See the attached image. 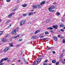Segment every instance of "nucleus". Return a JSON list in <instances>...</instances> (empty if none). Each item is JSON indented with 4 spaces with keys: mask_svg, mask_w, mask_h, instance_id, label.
<instances>
[{
    "mask_svg": "<svg viewBox=\"0 0 65 65\" xmlns=\"http://www.w3.org/2000/svg\"><path fill=\"white\" fill-rule=\"evenodd\" d=\"M50 32L52 33V34H53V33H54L53 31L52 30L51 31H50Z\"/></svg>",
    "mask_w": 65,
    "mask_h": 65,
    "instance_id": "79ce46f5",
    "label": "nucleus"
},
{
    "mask_svg": "<svg viewBox=\"0 0 65 65\" xmlns=\"http://www.w3.org/2000/svg\"><path fill=\"white\" fill-rule=\"evenodd\" d=\"M27 15V14H25V16H26Z\"/></svg>",
    "mask_w": 65,
    "mask_h": 65,
    "instance_id": "680f3d73",
    "label": "nucleus"
},
{
    "mask_svg": "<svg viewBox=\"0 0 65 65\" xmlns=\"http://www.w3.org/2000/svg\"><path fill=\"white\" fill-rule=\"evenodd\" d=\"M47 21H50V20H47V21H46V23H48V22Z\"/></svg>",
    "mask_w": 65,
    "mask_h": 65,
    "instance_id": "09e8293b",
    "label": "nucleus"
},
{
    "mask_svg": "<svg viewBox=\"0 0 65 65\" xmlns=\"http://www.w3.org/2000/svg\"><path fill=\"white\" fill-rule=\"evenodd\" d=\"M65 50H62V52H65Z\"/></svg>",
    "mask_w": 65,
    "mask_h": 65,
    "instance_id": "bf43d9fd",
    "label": "nucleus"
},
{
    "mask_svg": "<svg viewBox=\"0 0 65 65\" xmlns=\"http://www.w3.org/2000/svg\"><path fill=\"white\" fill-rule=\"evenodd\" d=\"M55 8V7H54V5L50 7L48 9V10L50 11L52 10V9H53Z\"/></svg>",
    "mask_w": 65,
    "mask_h": 65,
    "instance_id": "f257e3e1",
    "label": "nucleus"
},
{
    "mask_svg": "<svg viewBox=\"0 0 65 65\" xmlns=\"http://www.w3.org/2000/svg\"><path fill=\"white\" fill-rule=\"evenodd\" d=\"M8 36H9L8 35H6L5 36L6 37H8Z\"/></svg>",
    "mask_w": 65,
    "mask_h": 65,
    "instance_id": "c03bdc74",
    "label": "nucleus"
},
{
    "mask_svg": "<svg viewBox=\"0 0 65 65\" xmlns=\"http://www.w3.org/2000/svg\"><path fill=\"white\" fill-rule=\"evenodd\" d=\"M56 65H59V62H57L56 63Z\"/></svg>",
    "mask_w": 65,
    "mask_h": 65,
    "instance_id": "a19ab883",
    "label": "nucleus"
},
{
    "mask_svg": "<svg viewBox=\"0 0 65 65\" xmlns=\"http://www.w3.org/2000/svg\"><path fill=\"white\" fill-rule=\"evenodd\" d=\"M43 65H47V64H46V63H44L43 64Z\"/></svg>",
    "mask_w": 65,
    "mask_h": 65,
    "instance_id": "864d4df0",
    "label": "nucleus"
},
{
    "mask_svg": "<svg viewBox=\"0 0 65 65\" xmlns=\"http://www.w3.org/2000/svg\"><path fill=\"white\" fill-rule=\"evenodd\" d=\"M33 7L35 9H36V8H37V6L35 5H34L33 6Z\"/></svg>",
    "mask_w": 65,
    "mask_h": 65,
    "instance_id": "f3484780",
    "label": "nucleus"
},
{
    "mask_svg": "<svg viewBox=\"0 0 65 65\" xmlns=\"http://www.w3.org/2000/svg\"><path fill=\"white\" fill-rule=\"evenodd\" d=\"M45 34L46 35V34H48L49 32L48 31H46L45 32Z\"/></svg>",
    "mask_w": 65,
    "mask_h": 65,
    "instance_id": "4be33fe9",
    "label": "nucleus"
},
{
    "mask_svg": "<svg viewBox=\"0 0 65 65\" xmlns=\"http://www.w3.org/2000/svg\"><path fill=\"white\" fill-rule=\"evenodd\" d=\"M60 27H64V26H63V25H62L61 24L60 25Z\"/></svg>",
    "mask_w": 65,
    "mask_h": 65,
    "instance_id": "7c9ffc66",
    "label": "nucleus"
},
{
    "mask_svg": "<svg viewBox=\"0 0 65 65\" xmlns=\"http://www.w3.org/2000/svg\"><path fill=\"white\" fill-rule=\"evenodd\" d=\"M19 28L18 27H17L16 28L14 29V31L17 32L19 31Z\"/></svg>",
    "mask_w": 65,
    "mask_h": 65,
    "instance_id": "0eeeda50",
    "label": "nucleus"
},
{
    "mask_svg": "<svg viewBox=\"0 0 65 65\" xmlns=\"http://www.w3.org/2000/svg\"><path fill=\"white\" fill-rule=\"evenodd\" d=\"M53 38H54V40L55 41H58V38H57V37H54Z\"/></svg>",
    "mask_w": 65,
    "mask_h": 65,
    "instance_id": "6e6552de",
    "label": "nucleus"
},
{
    "mask_svg": "<svg viewBox=\"0 0 65 65\" xmlns=\"http://www.w3.org/2000/svg\"><path fill=\"white\" fill-rule=\"evenodd\" d=\"M7 41V40L5 39H2V41H3V42H6Z\"/></svg>",
    "mask_w": 65,
    "mask_h": 65,
    "instance_id": "9b49d317",
    "label": "nucleus"
},
{
    "mask_svg": "<svg viewBox=\"0 0 65 65\" xmlns=\"http://www.w3.org/2000/svg\"><path fill=\"white\" fill-rule=\"evenodd\" d=\"M61 57H63V55H61V56H60Z\"/></svg>",
    "mask_w": 65,
    "mask_h": 65,
    "instance_id": "052dcab7",
    "label": "nucleus"
},
{
    "mask_svg": "<svg viewBox=\"0 0 65 65\" xmlns=\"http://www.w3.org/2000/svg\"><path fill=\"white\" fill-rule=\"evenodd\" d=\"M19 46H20V45L19 44H18L16 46V47H19Z\"/></svg>",
    "mask_w": 65,
    "mask_h": 65,
    "instance_id": "58836bf2",
    "label": "nucleus"
},
{
    "mask_svg": "<svg viewBox=\"0 0 65 65\" xmlns=\"http://www.w3.org/2000/svg\"><path fill=\"white\" fill-rule=\"evenodd\" d=\"M17 36V37H19L20 36V35H18Z\"/></svg>",
    "mask_w": 65,
    "mask_h": 65,
    "instance_id": "3c124183",
    "label": "nucleus"
},
{
    "mask_svg": "<svg viewBox=\"0 0 65 65\" xmlns=\"http://www.w3.org/2000/svg\"><path fill=\"white\" fill-rule=\"evenodd\" d=\"M11 34H13L14 35H16L17 34V32L16 31H14V30H13L11 32Z\"/></svg>",
    "mask_w": 65,
    "mask_h": 65,
    "instance_id": "f03ea898",
    "label": "nucleus"
},
{
    "mask_svg": "<svg viewBox=\"0 0 65 65\" xmlns=\"http://www.w3.org/2000/svg\"><path fill=\"white\" fill-rule=\"evenodd\" d=\"M17 9H17V8H14V9H13L12 10V11H14L15 10H17Z\"/></svg>",
    "mask_w": 65,
    "mask_h": 65,
    "instance_id": "5701e85b",
    "label": "nucleus"
},
{
    "mask_svg": "<svg viewBox=\"0 0 65 65\" xmlns=\"http://www.w3.org/2000/svg\"><path fill=\"white\" fill-rule=\"evenodd\" d=\"M23 53V51H21V55H22V53Z\"/></svg>",
    "mask_w": 65,
    "mask_h": 65,
    "instance_id": "13d9d810",
    "label": "nucleus"
},
{
    "mask_svg": "<svg viewBox=\"0 0 65 65\" xmlns=\"http://www.w3.org/2000/svg\"><path fill=\"white\" fill-rule=\"evenodd\" d=\"M49 11H50V12H54V11H55V10H50Z\"/></svg>",
    "mask_w": 65,
    "mask_h": 65,
    "instance_id": "cd10ccee",
    "label": "nucleus"
},
{
    "mask_svg": "<svg viewBox=\"0 0 65 65\" xmlns=\"http://www.w3.org/2000/svg\"><path fill=\"white\" fill-rule=\"evenodd\" d=\"M3 59L4 60V61H6V60L8 59V58H3Z\"/></svg>",
    "mask_w": 65,
    "mask_h": 65,
    "instance_id": "393cba45",
    "label": "nucleus"
},
{
    "mask_svg": "<svg viewBox=\"0 0 65 65\" xmlns=\"http://www.w3.org/2000/svg\"><path fill=\"white\" fill-rule=\"evenodd\" d=\"M11 22L10 20H8V21H6V24H8V23H9V22Z\"/></svg>",
    "mask_w": 65,
    "mask_h": 65,
    "instance_id": "6ab92c4d",
    "label": "nucleus"
},
{
    "mask_svg": "<svg viewBox=\"0 0 65 65\" xmlns=\"http://www.w3.org/2000/svg\"><path fill=\"white\" fill-rule=\"evenodd\" d=\"M9 27H11V24H10L9 26Z\"/></svg>",
    "mask_w": 65,
    "mask_h": 65,
    "instance_id": "338daca9",
    "label": "nucleus"
},
{
    "mask_svg": "<svg viewBox=\"0 0 65 65\" xmlns=\"http://www.w3.org/2000/svg\"><path fill=\"white\" fill-rule=\"evenodd\" d=\"M39 32V30H37L36 31H35V34H37V33H38Z\"/></svg>",
    "mask_w": 65,
    "mask_h": 65,
    "instance_id": "f8f14e48",
    "label": "nucleus"
},
{
    "mask_svg": "<svg viewBox=\"0 0 65 65\" xmlns=\"http://www.w3.org/2000/svg\"><path fill=\"white\" fill-rule=\"evenodd\" d=\"M2 21V20L1 19H0V22H1Z\"/></svg>",
    "mask_w": 65,
    "mask_h": 65,
    "instance_id": "e2e57ef3",
    "label": "nucleus"
},
{
    "mask_svg": "<svg viewBox=\"0 0 65 65\" xmlns=\"http://www.w3.org/2000/svg\"><path fill=\"white\" fill-rule=\"evenodd\" d=\"M52 53L53 54H56V52H55V51H53V52H52Z\"/></svg>",
    "mask_w": 65,
    "mask_h": 65,
    "instance_id": "37998d69",
    "label": "nucleus"
},
{
    "mask_svg": "<svg viewBox=\"0 0 65 65\" xmlns=\"http://www.w3.org/2000/svg\"><path fill=\"white\" fill-rule=\"evenodd\" d=\"M22 41H23V39H19L18 40L19 42Z\"/></svg>",
    "mask_w": 65,
    "mask_h": 65,
    "instance_id": "b1692460",
    "label": "nucleus"
},
{
    "mask_svg": "<svg viewBox=\"0 0 65 65\" xmlns=\"http://www.w3.org/2000/svg\"><path fill=\"white\" fill-rule=\"evenodd\" d=\"M61 61L63 64H65V61L63 60L62 59H61Z\"/></svg>",
    "mask_w": 65,
    "mask_h": 65,
    "instance_id": "4468645a",
    "label": "nucleus"
},
{
    "mask_svg": "<svg viewBox=\"0 0 65 65\" xmlns=\"http://www.w3.org/2000/svg\"><path fill=\"white\" fill-rule=\"evenodd\" d=\"M52 27L53 28H54L55 29H56V30H57L58 28V25H53L52 26Z\"/></svg>",
    "mask_w": 65,
    "mask_h": 65,
    "instance_id": "39448f33",
    "label": "nucleus"
},
{
    "mask_svg": "<svg viewBox=\"0 0 65 65\" xmlns=\"http://www.w3.org/2000/svg\"><path fill=\"white\" fill-rule=\"evenodd\" d=\"M23 16H24V17H25V14H23Z\"/></svg>",
    "mask_w": 65,
    "mask_h": 65,
    "instance_id": "774afa93",
    "label": "nucleus"
},
{
    "mask_svg": "<svg viewBox=\"0 0 65 65\" xmlns=\"http://www.w3.org/2000/svg\"><path fill=\"white\" fill-rule=\"evenodd\" d=\"M53 48V47H51L48 48V50H51V49H52Z\"/></svg>",
    "mask_w": 65,
    "mask_h": 65,
    "instance_id": "c85d7f7f",
    "label": "nucleus"
},
{
    "mask_svg": "<svg viewBox=\"0 0 65 65\" xmlns=\"http://www.w3.org/2000/svg\"><path fill=\"white\" fill-rule=\"evenodd\" d=\"M45 62H46H46H47V60H45Z\"/></svg>",
    "mask_w": 65,
    "mask_h": 65,
    "instance_id": "603ef678",
    "label": "nucleus"
},
{
    "mask_svg": "<svg viewBox=\"0 0 65 65\" xmlns=\"http://www.w3.org/2000/svg\"><path fill=\"white\" fill-rule=\"evenodd\" d=\"M38 8H40L41 7L40 6V5H38Z\"/></svg>",
    "mask_w": 65,
    "mask_h": 65,
    "instance_id": "72a5a7b5",
    "label": "nucleus"
},
{
    "mask_svg": "<svg viewBox=\"0 0 65 65\" xmlns=\"http://www.w3.org/2000/svg\"><path fill=\"white\" fill-rule=\"evenodd\" d=\"M64 37H61V38H63Z\"/></svg>",
    "mask_w": 65,
    "mask_h": 65,
    "instance_id": "69168bd1",
    "label": "nucleus"
},
{
    "mask_svg": "<svg viewBox=\"0 0 65 65\" xmlns=\"http://www.w3.org/2000/svg\"><path fill=\"white\" fill-rule=\"evenodd\" d=\"M27 6V4H25V7H26Z\"/></svg>",
    "mask_w": 65,
    "mask_h": 65,
    "instance_id": "a18cd8bd",
    "label": "nucleus"
},
{
    "mask_svg": "<svg viewBox=\"0 0 65 65\" xmlns=\"http://www.w3.org/2000/svg\"><path fill=\"white\" fill-rule=\"evenodd\" d=\"M46 39H47V38H43V40H46Z\"/></svg>",
    "mask_w": 65,
    "mask_h": 65,
    "instance_id": "8fccbe9b",
    "label": "nucleus"
},
{
    "mask_svg": "<svg viewBox=\"0 0 65 65\" xmlns=\"http://www.w3.org/2000/svg\"><path fill=\"white\" fill-rule=\"evenodd\" d=\"M60 31H62V32H64V30L63 29H61L60 30Z\"/></svg>",
    "mask_w": 65,
    "mask_h": 65,
    "instance_id": "c9c22d12",
    "label": "nucleus"
},
{
    "mask_svg": "<svg viewBox=\"0 0 65 65\" xmlns=\"http://www.w3.org/2000/svg\"><path fill=\"white\" fill-rule=\"evenodd\" d=\"M43 37H44V36H41V37H40V38H43Z\"/></svg>",
    "mask_w": 65,
    "mask_h": 65,
    "instance_id": "5fc2aeb1",
    "label": "nucleus"
},
{
    "mask_svg": "<svg viewBox=\"0 0 65 65\" xmlns=\"http://www.w3.org/2000/svg\"><path fill=\"white\" fill-rule=\"evenodd\" d=\"M17 2L19 3H20V0H18Z\"/></svg>",
    "mask_w": 65,
    "mask_h": 65,
    "instance_id": "de8ad7c7",
    "label": "nucleus"
},
{
    "mask_svg": "<svg viewBox=\"0 0 65 65\" xmlns=\"http://www.w3.org/2000/svg\"><path fill=\"white\" fill-rule=\"evenodd\" d=\"M62 42H63V43H65V39H64L63 40Z\"/></svg>",
    "mask_w": 65,
    "mask_h": 65,
    "instance_id": "473e14b6",
    "label": "nucleus"
},
{
    "mask_svg": "<svg viewBox=\"0 0 65 65\" xmlns=\"http://www.w3.org/2000/svg\"><path fill=\"white\" fill-rule=\"evenodd\" d=\"M7 62H9L10 61V60H7Z\"/></svg>",
    "mask_w": 65,
    "mask_h": 65,
    "instance_id": "4d7b16f0",
    "label": "nucleus"
},
{
    "mask_svg": "<svg viewBox=\"0 0 65 65\" xmlns=\"http://www.w3.org/2000/svg\"><path fill=\"white\" fill-rule=\"evenodd\" d=\"M9 44V46H10V47H13V44H12L11 43Z\"/></svg>",
    "mask_w": 65,
    "mask_h": 65,
    "instance_id": "dca6fc26",
    "label": "nucleus"
},
{
    "mask_svg": "<svg viewBox=\"0 0 65 65\" xmlns=\"http://www.w3.org/2000/svg\"><path fill=\"white\" fill-rule=\"evenodd\" d=\"M41 60V59H38V58L37 59V61L38 63H40Z\"/></svg>",
    "mask_w": 65,
    "mask_h": 65,
    "instance_id": "9d476101",
    "label": "nucleus"
},
{
    "mask_svg": "<svg viewBox=\"0 0 65 65\" xmlns=\"http://www.w3.org/2000/svg\"><path fill=\"white\" fill-rule=\"evenodd\" d=\"M3 64H4L3 62L1 63H0V65H3Z\"/></svg>",
    "mask_w": 65,
    "mask_h": 65,
    "instance_id": "ea45409f",
    "label": "nucleus"
},
{
    "mask_svg": "<svg viewBox=\"0 0 65 65\" xmlns=\"http://www.w3.org/2000/svg\"><path fill=\"white\" fill-rule=\"evenodd\" d=\"M3 60H4L3 59H2L0 61V63H2V62H3Z\"/></svg>",
    "mask_w": 65,
    "mask_h": 65,
    "instance_id": "a878e982",
    "label": "nucleus"
},
{
    "mask_svg": "<svg viewBox=\"0 0 65 65\" xmlns=\"http://www.w3.org/2000/svg\"><path fill=\"white\" fill-rule=\"evenodd\" d=\"M17 36H15V37H14V38H17Z\"/></svg>",
    "mask_w": 65,
    "mask_h": 65,
    "instance_id": "6e6d98bb",
    "label": "nucleus"
},
{
    "mask_svg": "<svg viewBox=\"0 0 65 65\" xmlns=\"http://www.w3.org/2000/svg\"><path fill=\"white\" fill-rule=\"evenodd\" d=\"M56 62V60H53L52 61V62L53 63H55Z\"/></svg>",
    "mask_w": 65,
    "mask_h": 65,
    "instance_id": "aec40b11",
    "label": "nucleus"
},
{
    "mask_svg": "<svg viewBox=\"0 0 65 65\" xmlns=\"http://www.w3.org/2000/svg\"><path fill=\"white\" fill-rule=\"evenodd\" d=\"M6 2H10V0H7L6 1Z\"/></svg>",
    "mask_w": 65,
    "mask_h": 65,
    "instance_id": "4c0bfd02",
    "label": "nucleus"
},
{
    "mask_svg": "<svg viewBox=\"0 0 65 65\" xmlns=\"http://www.w3.org/2000/svg\"><path fill=\"white\" fill-rule=\"evenodd\" d=\"M25 23V21L23 20V21H21L20 23V25L21 26H22V25H23V24H24Z\"/></svg>",
    "mask_w": 65,
    "mask_h": 65,
    "instance_id": "20e7f679",
    "label": "nucleus"
},
{
    "mask_svg": "<svg viewBox=\"0 0 65 65\" xmlns=\"http://www.w3.org/2000/svg\"><path fill=\"white\" fill-rule=\"evenodd\" d=\"M42 56H40L38 58V59H41V60L42 58Z\"/></svg>",
    "mask_w": 65,
    "mask_h": 65,
    "instance_id": "412c9836",
    "label": "nucleus"
},
{
    "mask_svg": "<svg viewBox=\"0 0 65 65\" xmlns=\"http://www.w3.org/2000/svg\"><path fill=\"white\" fill-rule=\"evenodd\" d=\"M38 61H36L35 62V64L36 65H37V64H38Z\"/></svg>",
    "mask_w": 65,
    "mask_h": 65,
    "instance_id": "e433bc0d",
    "label": "nucleus"
},
{
    "mask_svg": "<svg viewBox=\"0 0 65 65\" xmlns=\"http://www.w3.org/2000/svg\"><path fill=\"white\" fill-rule=\"evenodd\" d=\"M12 15V13H11L8 16V18H10V17H11Z\"/></svg>",
    "mask_w": 65,
    "mask_h": 65,
    "instance_id": "2eb2a0df",
    "label": "nucleus"
},
{
    "mask_svg": "<svg viewBox=\"0 0 65 65\" xmlns=\"http://www.w3.org/2000/svg\"><path fill=\"white\" fill-rule=\"evenodd\" d=\"M9 49V47H6L4 50V52H6L8 51Z\"/></svg>",
    "mask_w": 65,
    "mask_h": 65,
    "instance_id": "7ed1b4c3",
    "label": "nucleus"
},
{
    "mask_svg": "<svg viewBox=\"0 0 65 65\" xmlns=\"http://www.w3.org/2000/svg\"><path fill=\"white\" fill-rule=\"evenodd\" d=\"M28 62H27V60H25V64L26 65V64H28Z\"/></svg>",
    "mask_w": 65,
    "mask_h": 65,
    "instance_id": "a211bd4d",
    "label": "nucleus"
},
{
    "mask_svg": "<svg viewBox=\"0 0 65 65\" xmlns=\"http://www.w3.org/2000/svg\"><path fill=\"white\" fill-rule=\"evenodd\" d=\"M61 37V36L60 35H59L58 36V38H60Z\"/></svg>",
    "mask_w": 65,
    "mask_h": 65,
    "instance_id": "c756f323",
    "label": "nucleus"
},
{
    "mask_svg": "<svg viewBox=\"0 0 65 65\" xmlns=\"http://www.w3.org/2000/svg\"><path fill=\"white\" fill-rule=\"evenodd\" d=\"M31 38L33 39H35V36H32Z\"/></svg>",
    "mask_w": 65,
    "mask_h": 65,
    "instance_id": "bb28decb",
    "label": "nucleus"
},
{
    "mask_svg": "<svg viewBox=\"0 0 65 65\" xmlns=\"http://www.w3.org/2000/svg\"><path fill=\"white\" fill-rule=\"evenodd\" d=\"M22 7H25V4L22 5Z\"/></svg>",
    "mask_w": 65,
    "mask_h": 65,
    "instance_id": "49530a36",
    "label": "nucleus"
},
{
    "mask_svg": "<svg viewBox=\"0 0 65 65\" xmlns=\"http://www.w3.org/2000/svg\"><path fill=\"white\" fill-rule=\"evenodd\" d=\"M33 14V13L32 12H31L29 13L28 15V16H30V15H32Z\"/></svg>",
    "mask_w": 65,
    "mask_h": 65,
    "instance_id": "423d86ee",
    "label": "nucleus"
},
{
    "mask_svg": "<svg viewBox=\"0 0 65 65\" xmlns=\"http://www.w3.org/2000/svg\"><path fill=\"white\" fill-rule=\"evenodd\" d=\"M47 29L48 30H53V28L51 27H48L47 28Z\"/></svg>",
    "mask_w": 65,
    "mask_h": 65,
    "instance_id": "ddd939ff",
    "label": "nucleus"
},
{
    "mask_svg": "<svg viewBox=\"0 0 65 65\" xmlns=\"http://www.w3.org/2000/svg\"><path fill=\"white\" fill-rule=\"evenodd\" d=\"M56 14L57 15H60V13H59V12H57Z\"/></svg>",
    "mask_w": 65,
    "mask_h": 65,
    "instance_id": "2f4dec72",
    "label": "nucleus"
},
{
    "mask_svg": "<svg viewBox=\"0 0 65 65\" xmlns=\"http://www.w3.org/2000/svg\"><path fill=\"white\" fill-rule=\"evenodd\" d=\"M45 2L44 1H43V2H42L40 4V5H42L44 4L45 3Z\"/></svg>",
    "mask_w": 65,
    "mask_h": 65,
    "instance_id": "1a4fd4ad",
    "label": "nucleus"
},
{
    "mask_svg": "<svg viewBox=\"0 0 65 65\" xmlns=\"http://www.w3.org/2000/svg\"><path fill=\"white\" fill-rule=\"evenodd\" d=\"M43 35V34H41L40 35V36H41V35Z\"/></svg>",
    "mask_w": 65,
    "mask_h": 65,
    "instance_id": "0e129e2a",
    "label": "nucleus"
},
{
    "mask_svg": "<svg viewBox=\"0 0 65 65\" xmlns=\"http://www.w3.org/2000/svg\"><path fill=\"white\" fill-rule=\"evenodd\" d=\"M3 34V31H1L0 32V34L1 35L2 34Z\"/></svg>",
    "mask_w": 65,
    "mask_h": 65,
    "instance_id": "f704fd0d",
    "label": "nucleus"
}]
</instances>
